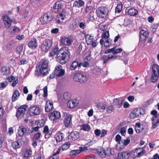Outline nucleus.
<instances>
[{"instance_id": "obj_1", "label": "nucleus", "mask_w": 159, "mask_h": 159, "mask_svg": "<svg viewBox=\"0 0 159 159\" xmlns=\"http://www.w3.org/2000/svg\"><path fill=\"white\" fill-rule=\"evenodd\" d=\"M48 63V60L42 59L39 65L36 68L35 73V76L37 77L44 76L48 74L49 70Z\"/></svg>"}, {"instance_id": "obj_2", "label": "nucleus", "mask_w": 159, "mask_h": 159, "mask_svg": "<svg viewBox=\"0 0 159 159\" xmlns=\"http://www.w3.org/2000/svg\"><path fill=\"white\" fill-rule=\"evenodd\" d=\"M69 56L68 48L66 47L61 48L58 51L57 54V58L62 64H64L66 62L67 58Z\"/></svg>"}, {"instance_id": "obj_3", "label": "nucleus", "mask_w": 159, "mask_h": 159, "mask_svg": "<svg viewBox=\"0 0 159 159\" xmlns=\"http://www.w3.org/2000/svg\"><path fill=\"white\" fill-rule=\"evenodd\" d=\"M152 73L151 78L152 82H155L157 80L159 76V66L157 64H154L152 68Z\"/></svg>"}, {"instance_id": "obj_4", "label": "nucleus", "mask_w": 159, "mask_h": 159, "mask_svg": "<svg viewBox=\"0 0 159 159\" xmlns=\"http://www.w3.org/2000/svg\"><path fill=\"white\" fill-rule=\"evenodd\" d=\"M2 19L4 22V25L5 28H10L12 23L15 22L16 20L14 19H11L7 15H4L2 17Z\"/></svg>"}, {"instance_id": "obj_5", "label": "nucleus", "mask_w": 159, "mask_h": 159, "mask_svg": "<svg viewBox=\"0 0 159 159\" xmlns=\"http://www.w3.org/2000/svg\"><path fill=\"white\" fill-rule=\"evenodd\" d=\"M96 12L98 17L103 18L107 16L108 11L105 7H101L97 9Z\"/></svg>"}, {"instance_id": "obj_6", "label": "nucleus", "mask_w": 159, "mask_h": 159, "mask_svg": "<svg viewBox=\"0 0 159 159\" xmlns=\"http://www.w3.org/2000/svg\"><path fill=\"white\" fill-rule=\"evenodd\" d=\"M74 80L76 81H78L81 83L85 82L87 80L86 76L81 73H77L74 75Z\"/></svg>"}, {"instance_id": "obj_7", "label": "nucleus", "mask_w": 159, "mask_h": 159, "mask_svg": "<svg viewBox=\"0 0 159 159\" xmlns=\"http://www.w3.org/2000/svg\"><path fill=\"white\" fill-rule=\"evenodd\" d=\"M73 41V39L70 37H63L61 38V43L62 45L70 46Z\"/></svg>"}, {"instance_id": "obj_8", "label": "nucleus", "mask_w": 159, "mask_h": 159, "mask_svg": "<svg viewBox=\"0 0 159 159\" xmlns=\"http://www.w3.org/2000/svg\"><path fill=\"white\" fill-rule=\"evenodd\" d=\"M28 112L30 115L35 116L39 115L40 112V111L39 107L34 106L29 108Z\"/></svg>"}, {"instance_id": "obj_9", "label": "nucleus", "mask_w": 159, "mask_h": 159, "mask_svg": "<svg viewBox=\"0 0 159 159\" xmlns=\"http://www.w3.org/2000/svg\"><path fill=\"white\" fill-rule=\"evenodd\" d=\"M52 45L51 41L49 39H46L43 41L41 44L42 50L44 51H47L51 47Z\"/></svg>"}, {"instance_id": "obj_10", "label": "nucleus", "mask_w": 159, "mask_h": 159, "mask_svg": "<svg viewBox=\"0 0 159 159\" xmlns=\"http://www.w3.org/2000/svg\"><path fill=\"white\" fill-rule=\"evenodd\" d=\"M148 32L147 31L143 30H140L139 33V40L140 41H145L148 37Z\"/></svg>"}, {"instance_id": "obj_11", "label": "nucleus", "mask_w": 159, "mask_h": 159, "mask_svg": "<svg viewBox=\"0 0 159 159\" xmlns=\"http://www.w3.org/2000/svg\"><path fill=\"white\" fill-rule=\"evenodd\" d=\"M27 108V106L25 105L21 106L17 110L16 116L18 117L20 115L24 116Z\"/></svg>"}, {"instance_id": "obj_12", "label": "nucleus", "mask_w": 159, "mask_h": 159, "mask_svg": "<svg viewBox=\"0 0 159 159\" xmlns=\"http://www.w3.org/2000/svg\"><path fill=\"white\" fill-rule=\"evenodd\" d=\"M111 149H107V151L110 152V153H107V152L105 151L103 148H102L97 150V152L98 154L101 157L103 158L106 155L109 156L110 155H113V154L111 153Z\"/></svg>"}, {"instance_id": "obj_13", "label": "nucleus", "mask_w": 159, "mask_h": 159, "mask_svg": "<svg viewBox=\"0 0 159 159\" xmlns=\"http://www.w3.org/2000/svg\"><path fill=\"white\" fill-rule=\"evenodd\" d=\"M60 117L61 114L60 112L57 111L51 112L49 115V118L53 120L58 119Z\"/></svg>"}, {"instance_id": "obj_14", "label": "nucleus", "mask_w": 159, "mask_h": 159, "mask_svg": "<svg viewBox=\"0 0 159 159\" xmlns=\"http://www.w3.org/2000/svg\"><path fill=\"white\" fill-rule=\"evenodd\" d=\"M116 47H114L112 48L109 49L106 51L105 53H108L111 52L113 54H117L122 52V49L121 48L116 49Z\"/></svg>"}, {"instance_id": "obj_15", "label": "nucleus", "mask_w": 159, "mask_h": 159, "mask_svg": "<svg viewBox=\"0 0 159 159\" xmlns=\"http://www.w3.org/2000/svg\"><path fill=\"white\" fill-rule=\"evenodd\" d=\"M142 115L140 110L135 109L133 110L130 114V116L132 119L139 117Z\"/></svg>"}, {"instance_id": "obj_16", "label": "nucleus", "mask_w": 159, "mask_h": 159, "mask_svg": "<svg viewBox=\"0 0 159 159\" xmlns=\"http://www.w3.org/2000/svg\"><path fill=\"white\" fill-rule=\"evenodd\" d=\"M24 143L22 139H19L18 141H15L13 142L11 144V146L14 149L19 148H20L22 143Z\"/></svg>"}, {"instance_id": "obj_17", "label": "nucleus", "mask_w": 159, "mask_h": 159, "mask_svg": "<svg viewBox=\"0 0 159 159\" xmlns=\"http://www.w3.org/2000/svg\"><path fill=\"white\" fill-rule=\"evenodd\" d=\"M79 137V133L76 131L72 132L69 135L68 138L69 140L71 141H74L77 139Z\"/></svg>"}, {"instance_id": "obj_18", "label": "nucleus", "mask_w": 159, "mask_h": 159, "mask_svg": "<svg viewBox=\"0 0 159 159\" xmlns=\"http://www.w3.org/2000/svg\"><path fill=\"white\" fill-rule=\"evenodd\" d=\"M37 40L35 38L31 39L28 43V47L31 49H34L37 46Z\"/></svg>"}, {"instance_id": "obj_19", "label": "nucleus", "mask_w": 159, "mask_h": 159, "mask_svg": "<svg viewBox=\"0 0 159 159\" xmlns=\"http://www.w3.org/2000/svg\"><path fill=\"white\" fill-rule=\"evenodd\" d=\"M55 70L58 71L57 76L59 77L63 76L65 73V70L62 69L61 66L58 65L55 67Z\"/></svg>"}, {"instance_id": "obj_20", "label": "nucleus", "mask_w": 159, "mask_h": 159, "mask_svg": "<svg viewBox=\"0 0 159 159\" xmlns=\"http://www.w3.org/2000/svg\"><path fill=\"white\" fill-rule=\"evenodd\" d=\"M145 153V151L142 148H139L136 149L134 153V155L136 157H139L143 156Z\"/></svg>"}, {"instance_id": "obj_21", "label": "nucleus", "mask_w": 159, "mask_h": 159, "mask_svg": "<svg viewBox=\"0 0 159 159\" xmlns=\"http://www.w3.org/2000/svg\"><path fill=\"white\" fill-rule=\"evenodd\" d=\"M53 17L52 15H48L47 14H45L42 18L41 19V21L43 23H46L49 21L52 20Z\"/></svg>"}, {"instance_id": "obj_22", "label": "nucleus", "mask_w": 159, "mask_h": 159, "mask_svg": "<svg viewBox=\"0 0 159 159\" xmlns=\"http://www.w3.org/2000/svg\"><path fill=\"white\" fill-rule=\"evenodd\" d=\"M53 108V103L52 102L49 100L47 101L45 106V110L47 112H48Z\"/></svg>"}, {"instance_id": "obj_23", "label": "nucleus", "mask_w": 159, "mask_h": 159, "mask_svg": "<svg viewBox=\"0 0 159 159\" xmlns=\"http://www.w3.org/2000/svg\"><path fill=\"white\" fill-rule=\"evenodd\" d=\"M84 2L82 0H79L76 1L73 3V7L76 8H79L84 6Z\"/></svg>"}, {"instance_id": "obj_24", "label": "nucleus", "mask_w": 159, "mask_h": 159, "mask_svg": "<svg viewBox=\"0 0 159 159\" xmlns=\"http://www.w3.org/2000/svg\"><path fill=\"white\" fill-rule=\"evenodd\" d=\"M72 116V115L69 114L65 118L64 124L66 127L68 126L70 124Z\"/></svg>"}, {"instance_id": "obj_25", "label": "nucleus", "mask_w": 159, "mask_h": 159, "mask_svg": "<svg viewBox=\"0 0 159 159\" xmlns=\"http://www.w3.org/2000/svg\"><path fill=\"white\" fill-rule=\"evenodd\" d=\"M27 129L24 126L21 125L19 127L18 129V134L20 136H22L26 132Z\"/></svg>"}, {"instance_id": "obj_26", "label": "nucleus", "mask_w": 159, "mask_h": 159, "mask_svg": "<svg viewBox=\"0 0 159 159\" xmlns=\"http://www.w3.org/2000/svg\"><path fill=\"white\" fill-rule=\"evenodd\" d=\"M130 156V154L127 152H123L118 154V156L120 159H128Z\"/></svg>"}, {"instance_id": "obj_27", "label": "nucleus", "mask_w": 159, "mask_h": 159, "mask_svg": "<svg viewBox=\"0 0 159 159\" xmlns=\"http://www.w3.org/2000/svg\"><path fill=\"white\" fill-rule=\"evenodd\" d=\"M64 134L61 132H58L55 135L57 142H60L62 141L64 138Z\"/></svg>"}, {"instance_id": "obj_28", "label": "nucleus", "mask_w": 159, "mask_h": 159, "mask_svg": "<svg viewBox=\"0 0 159 159\" xmlns=\"http://www.w3.org/2000/svg\"><path fill=\"white\" fill-rule=\"evenodd\" d=\"M123 101V100H120V98H116L114 99L113 103L117 107L120 108L122 106Z\"/></svg>"}, {"instance_id": "obj_29", "label": "nucleus", "mask_w": 159, "mask_h": 159, "mask_svg": "<svg viewBox=\"0 0 159 159\" xmlns=\"http://www.w3.org/2000/svg\"><path fill=\"white\" fill-rule=\"evenodd\" d=\"M1 73L3 75H7L10 73L9 68L6 66H3L1 69Z\"/></svg>"}, {"instance_id": "obj_30", "label": "nucleus", "mask_w": 159, "mask_h": 159, "mask_svg": "<svg viewBox=\"0 0 159 159\" xmlns=\"http://www.w3.org/2000/svg\"><path fill=\"white\" fill-rule=\"evenodd\" d=\"M62 6V3L60 2L57 1L55 2L54 4L53 8L58 11L61 8Z\"/></svg>"}, {"instance_id": "obj_31", "label": "nucleus", "mask_w": 159, "mask_h": 159, "mask_svg": "<svg viewBox=\"0 0 159 159\" xmlns=\"http://www.w3.org/2000/svg\"><path fill=\"white\" fill-rule=\"evenodd\" d=\"M128 12L131 16H135L137 14L138 11L136 9L131 8L128 10Z\"/></svg>"}, {"instance_id": "obj_32", "label": "nucleus", "mask_w": 159, "mask_h": 159, "mask_svg": "<svg viewBox=\"0 0 159 159\" xmlns=\"http://www.w3.org/2000/svg\"><path fill=\"white\" fill-rule=\"evenodd\" d=\"M20 93L17 90H16L13 94L12 97V100L13 102H14L17 100L20 96Z\"/></svg>"}, {"instance_id": "obj_33", "label": "nucleus", "mask_w": 159, "mask_h": 159, "mask_svg": "<svg viewBox=\"0 0 159 159\" xmlns=\"http://www.w3.org/2000/svg\"><path fill=\"white\" fill-rule=\"evenodd\" d=\"M76 105V103L73 100L69 101L67 103L68 107L70 108H74Z\"/></svg>"}, {"instance_id": "obj_34", "label": "nucleus", "mask_w": 159, "mask_h": 159, "mask_svg": "<svg viewBox=\"0 0 159 159\" xmlns=\"http://www.w3.org/2000/svg\"><path fill=\"white\" fill-rule=\"evenodd\" d=\"M32 153V151L30 150H25L23 153V156L25 157H29Z\"/></svg>"}, {"instance_id": "obj_35", "label": "nucleus", "mask_w": 159, "mask_h": 159, "mask_svg": "<svg viewBox=\"0 0 159 159\" xmlns=\"http://www.w3.org/2000/svg\"><path fill=\"white\" fill-rule=\"evenodd\" d=\"M80 152V150H74L71 151L69 153V156L71 157L75 156Z\"/></svg>"}, {"instance_id": "obj_36", "label": "nucleus", "mask_w": 159, "mask_h": 159, "mask_svg": "<svg viewBox=\"0 0 159 159\" xmlns=\"http://www.w3.org/2000/svg\"><path fill=\"white\" fill-rule=\"evenodd\" d=\"M90 129V126L88 124H84L81 126V129H82L84 131H88Z\"/></svg>"}, {"instance_id": "obj_37", "label": "nucleus", "mask_w": 159, "mask_h": 159, "mask_svg": "<svg viewBox=\"0 0 159 159\" xmlns=\"http://www.w3.org/2000/svg\"><path fill=\"white\" fill-rule=\"evenodd\" d=\"M77 66L79 67V64L77 61H74L71 64L70 66V69L71 70H74L75 69Z\"/></svg>"}, {"instance_id": "obj_38", "label": "nucleus", "mask_w": 159, "mask_h": 159, "mask_svg": "<svg viewBox=\"0 0 159 159\" xmlns=\"http://www.w3.org/2000/svg\"><path fill=\"white\" fill-rule=\"evenodd\" d=\"M85 38L86 41L88 43V44H90L92 41V39H93V36L89 34L85 36Z\"/></svg>"}, {"instance_id": "obj_39", "label": "nucleus", "mask_w": 159, "mask_h": 159, "mask_svg": "<svg viewBox=\"0 0 159 159\" xmlns=\"http://www.w3.org/2000/svg\"><path fill=\"white\" fill-rule=\"evenodd\" d=\"M78 26L77 23L75 21L73 22L70 25V29L71 30H74Z\"/></svg>"}, {"instance_id": "obj_40", "label": "nucleus", "mask_w": 159, "mask_h": 159, "mask_svg": "<svg viewBox=\"0 0 159 159\" xmlns=\"http://www.w3.org/2000/svg\"><path fill=\"white\" fill-rule=\"evenodd\" d=\"M112 41L110 39H107L104 42V45L105 47H109L111 44Z\"/></svg>"}, {"instance_id": "obj_41", "label": "nucleus", "mask_w": 159, "mask_h": 159, "mask_svg": "<svg viewBox=\"0 0 159 159\" xmlns=\"http://www.w3.org/2000/svg\"><path fill=\"white\" fill-rule=\"evenodd\" d=\"M23 48V44L17 46L16 48V52L20 54Z\"/></svg>"}, {"instance_id": "obj_42", "label": "nucleus", "mask_w": 159, "mask_h": 159, "mask_svg": "<svg viewBox=\"0 0 159 159\" xmlns=\"http://www.w3.org/2000/svg\"><path fill=\"white\" fill-rule=\"evenodd\" d=\"M13 42H8L6 48L8 49H11L13 48Z\"/></svg>"}, {"instance_id": "obj_43", "label": "nucleus", "mask_w": 159, "mask_h": 159, "mask_svg": "<svg viewBox=\"0 0 159 159\" xmlns=\"http://www.w3.org/2000/svg\"><path fill=\"white\" fill-rule=\"evenodd\" d=\"M58 50V48H55L52 51L49 52V56L52 57L54 55Z\"/></svg>"}, {"instance_id": "obj_44", "label": "nucleus", "mask_w": 159, "mask_h": 159, "mask_svg": "<svg viewBox=\"0 0 159 159\" xmlns=\"http://www.w3.org/2000/svg\"><path fill=\"white\" fill-rule=\"evenodd\" d=\"M122 4H119L117 5L116 8V11L120 13L122 9Z\"/></svg>"}, {"instance_id": "obj_45", "label": "nucleus", "mask_w": 159, "mask_h": 159, "mask_svg": "<svg viewBox=\"0 0 159 159\" xmlns=\"http://www.w3.org/2000/svg\"><path fill=\"white\" fill-rule=\"evenodd\" d=\"M89 63L87 62H84L83 63L80 62L79 64V67H80L81 66L84 67H88L89 66Z\"/></svg>"}, {"instance_id": "obj_46", "label": "nucleus", "mask_w": 159, "mask_h": 159, "mask_svg": "<svg viewBox=\"0 0 159 159\" xmlns=\"http://www.w3.org/2000/svg\"><path fill=\"white\" fill-rule=\"evenodd\" d=\"M20 30V29L19 28L16 26H14V28L12 30L11 32L13 34H14L16 33L19 32Z\"/></svg>"}, {"instance_id": "obj_47", "label": "nucleus", "mask_w": 159, "mask_h": 159, "mask_svg": "<svg viewBox=\"0 0 159 159\" xmlns=\"http://www.w3.org/2000/svg\"><path fill=\"white\" fill-rule=\"evenodd\" d=\"M109 36V35L108 31H106L103 33L102 36V38H104L106 39L108 38Z\"/></svg>"}, {"instance_id": "obj_48", "label": "nucleus", "mask_w": 159, "mask_h": 159, "mask_svg": "<svg viewBox=\"0 0 159 159\" xmlns=\"http://www.w3.org/2000/svg\"><path fill=\"white\" fill-rule=\"evenodd\" d=\"M7 85V83L6 81L0 83V89H3L6 87Z\"/></svg>"}, {"instance_id": "obj_49", "label": "nucleus", "mask_w": 159, "mask_h": 159, "mask_svg": "<svg viewBox=\"0 0 159 159\" xmlns=\"http://www.w3.org/2000/svg\"><path fill=\"white\" fill-rule=\"evenodd\" d=\"M4 140V137L3 135L2 134H0V148L2 147Z\"/></svg>"}, {"instance_id": "obj_50", "label": "nucleus", "mask_w": 159, "mask_h": 159, "mask_svg": "<svg viewBox=\"0 0 159 159\" xmlns=\"http://www.w3.org/2000/svg\"><path fill=\"white\" fill-rule=\"evenodd\" d=\"M70 147L69 143H65L63 144L62 146V148L63 150H64L67 149Z\"/></svg>"}, {"instance_id": "obj_51", "label": "nucleus", "mask_w": 159, "mask_h": 159, "mask_svg": "<svg viewBox=\"0 0 159 159\" xmlns=\"http://www.w3.org/2000/svg\"><path fill=\"white\" fill-rule=\"evenodd\" d=\"M43 97H47L48 96V88L47 86H45L43 88Z\"/></svg>"}, {"instance_id": "obj_52", "label": "nucleus", "mask_w": 159, "mask_h": 159, "mask_svg": "<svg viewBox=\"0 0 159 159\" xmlns=\"http://www.w3.org/2000/svg\"><path fill=\"white\" fill-rule=\"evenodd\" d=\"M107 25H100L99 26V29L102 31H104L107 29Z\"/></svg>"}, {"instance_id": "obj_53", "label": "nucleus", "mask_w": 159, "mask_h": 159, "mask_svg": "<svg viewBox=\"0 0 159 159\" xmlns=\"http://www.w3.org/2000/svg\"><path fill=\"white\" fill-rule=\"evenodd\" d=\"M130 138L129 137H128L127 139H125L123 141V144L124 145H127L130 142Z\"/></svg>"}, {"instance_id": "obj_54", "label": "nucleus", "mask_w": 159, "mask_h": 159, "mask_svg": "<svg viewBox=\"0 0 159 159\" xmlns=\"http://www.w3.org/2000/svg\"><path fill=\"white\" fill-rule=\"evenodd\" d=\"M85 45L84 43H80L79 45V46L78 49V52H79V53H80V51L82 50L83 47Z\"/></svg>"}, {"instance_id": "obj_55", "label": "nucleus", "mask_w": 159, "mask_h": 159, "mask_svg": "<svg viewBox=\"0 0 159 159\" xmlns=\"http://www.w3.org/2000/svg\"><path fill=\"white\" fill-rule=\"evenodd\" d=\"M15 79V77L13 76H11L6 78V79L9 82H11L12 81Z\"/></svg>"}, {"instance_id": "obj_56", "label": "nucleus", "mask_w": 159, "mask_h": 159, "mask_svg": "<svg viewBox=\"0 0 159 159\" xmlns=\"http://www.w3.org/2000/svg\"><path fill=\"white\" fill-rule=\"evenodd\" d=\"M158 124H159V119L157 120L156 122H153L152 123V128L153 129L155 128L157 126Z\"/></svg>"}, {"instance_id": "obj_57", "label": "nucleus", "mask_w": 159, "mask_h": 159, "mask_svg": "<svg viewBox=\"0 0 159 159\" xmlns=\"http://www.w3.org/2000/svg\"><path fill=\"white\" fill-rule=\"evenodd\" d=\"M126 129L124 127H123L121 128L120 130V132L121 135L123 136H124L126 133Z\"/></svg>"}, {"instance_id": "obj_58", "label": "nucleus", "mask_w": 159, "mask_h": 159, "mask_svg": "<svg viewBox=\"0 0 159 159\" xmlns=\"http://www.w3.org/2000/svg\"><path fill=\"white\" fill-rule=\"evenodd\" d=\"M113 110V107L112 106H109L107 109V111L108 113H110Z\"/></svg>"}, {"instance_id": "obj_59", "label": "nucleus", "mask_w": 159, "mask_h": 159, "mask_svg": "<svg viewBox=\"0 0 159 159\" xmlns=\"http://www.w3.org/2000/svg\"><path fill=\"white\" fill-rule=\"evenodd\" d=\"M27 63V61L25 59H23L19 61V64L20 65H22L26 64Z\"/></svg>"}, {"instance_id": "obj_60", "label": "nucleus", "mask_w": 159, "mask_h": 159, "mask_svg": "<svg viewBox=\"0 0 159 159\" xmlns=\"http://www.w3.org/2000/svg\"><path fill=\"white\" fill-rule=\"evenodd\" d=\"M13 82L12 83L11 85L13 87H14L17 84L18 82V78H17L16 79H15L14 80H13Z\"/></svg>"}, {"instance_id": "obj_61", "label": "nucleus", "mask_w": 159, "mask_h": 159, "mask_svg": "<svg viewBox=\"0 0 159 159\" xmlns=\"http://www.w3.org/2000/svg\"><path fill=\"white\" fill-rule=\"evenodd\" d=\"M59 29L57 28L53 29L51 31V32L53 34H56L58 33Z\"/></svg>"}, {"instance_id": "obj_62", "label": "nucleus", "mask_w": 159, "mask_h": 159, "mask_svg": "<svg viewBox=\"0 0 159 159\" xmlns=\"http://www.w3.org/2000/svg\"><path fill=\"white\" fill-rule=\"evenodd\" d=\"M157 27V24H154L153 25V26H152V31L153 33H154L155 32Z\"/></svg>"}, {"instance_id": "obj_63", "label": "nucleus", "mask_w": 159, "mask_h": 159, "mask_svg": "<svg viewBox=\"0 0 159 159\" xmlns=\"http://www.w3.org/2000/svg\"><path fill=\"white\" fill-rule=\"evenodd\" d=\"M94 132L95 135L98 136L101 134V131L100 130L97 129L94 130Z\"/></svg>"}, {"instance_id": "obj_64", "label": "nucleus", "mask_w": 159, "mask_h": 159, "mask_svg": "<svg viewBox=\"0 0 159 159\" xmlns=\"http://www.w3.org/2000/svg\"><path fill=\"white\" fill-rule=\"evenodd\" d=\"M107 133V131L104 129L102 130L101 133V137L104 136Z\"/></svg>"}]
</instances>
